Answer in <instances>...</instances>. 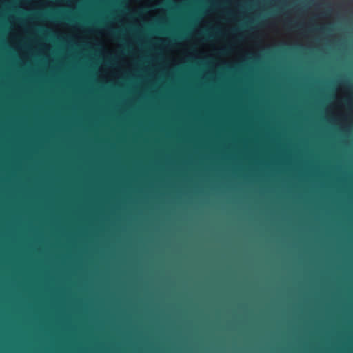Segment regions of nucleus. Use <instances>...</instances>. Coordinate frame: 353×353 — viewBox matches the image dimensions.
<instances>
[{
  "mask_svg": "<svg viewBox=\"0 0 353 353\" xmlns=\"http://www.w3.org/2000/svg\"><path fill=\"white\" fill-rule=\"evenodd\" d=\"M343 105L347 108V109L352 112L353 111V101L350 98H346L343 101Z\"/></svg>",
  "mask_w": 353,
  "mask_h": 353,
  "instance_id": "nucleus-1",
  "label": "nucleus"
},
{
  "mask_svg": "<svg viewBox=\"0 0 353 353\" xmlns=\"http://www.w3.org/2000/svg\"><path fill=\"white\" fill-rule=\"evenodd\" d=\"M210 37H211V36H210V35H206V36H205V39H208V38H210Z\"/></svg>",
  "mask_w": 353,
  "mask_h": 353,
  "instance_id": "nucleus-2",
  "label": "nucleus"
},
{
  "mask_svg": "<svg viewBox=\"0 0 353 353\" xmlns=\"http://www.w3.org/2000/svg\"><path fill=\"white\" fill-rule=\"evenodd\" d=\"M321 30H325V28H320Z\"/></svg>",
  "mask_w": 353,
  "mask_h": 353,
  "instance_id": "nucleus-3",
  "label": "nucleus"
}]
</instances>
